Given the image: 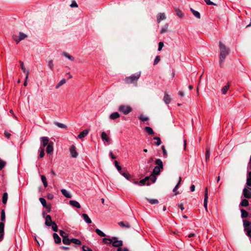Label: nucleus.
<instances>
[{
  "mask_svg": "<svg viewBox=\"0 0 251 251\" xmlns=\"http://www.w3.org/2000/svg\"><path fill=\"white\" fill-rule=\"evenodd\" d=\"M219 49H220V64L222 67L225 58L229 55L230 52V50L229 48L227 47L222 42H219Z\"/></svg>",
  "mask_w": 251,
  "mask_h": 251,
  "instance_id": "obj_1",
  "label": "nucleus"
},
{
  "mask_svg": "<svg viewBox=\"0 0 251 251\" xmlns=\"http://www.w3.org/2000/svg\"><path fill=\"white\" fill-rule=\"evenodd\" d=\"M156 177H154L153 175H150V176H146L145 178L142 179L140 181H135L134 183L138 184L139 185L142 186L145 184L147 185H150L151 180L152 182L154 183L156 181Z\"/></svg>",
  "mask_w": 251,
  "mask_h": 251,
  "instance_id": "obj_2",
  "label": "nucleus"
},
{
  "mask_svg": "<svg viewBox=\"0 0 251 251\" xmlns=\"http://www.w3.org/2000/svg\"><path fill=\"white\" fill-rule=\"evenodd\" d=\"M155 164L156 166L153 170V172L151 175H153L154 177L159 175L161 170L163 169V164L162 161L160 159L155 160Z\"/></svg>",
  "mask_w": 251,
  "mask_h": 251,
  "instance_id": "obj_3",
  "label": "nucleus"
},
{
  "mask_svg": "<svg viewBox=\"0 0 251 251\" xmlns=\"http://www.w3.org/2000/svg\"><path fill=\"white\" fill-rule=\"evenodd\" d=\"M141 76V72L136 73L126 77L125 79V81L127 84L136 83L135 85H137V82L138 79Z\"/></svg>",
  "mask_w": 251,
  "mask_h": 251,
  "instance_id": "obj_4",
  "label": "nucleus"
},
{
  "mask_svg": "<svg viewBox=\"0 0 251 251\" xmlns=\"http://www.w3.org/2000/svg\"><path fill=\"white\" fill-rule=\"evenodd\" d=\"M243 226L247 235L251 238V222L247 220H244L243 221Z\"/></svg>",
  "mask_w": 251,
  "mask_h": 251,
  "instance_id": "obj_5",
  "label": "nucleus"
},
{
  "mask_svg": "<svg viewBox=\"0 0 251 251\" xmlns=\"http://www.w3.org/2000/svg\"><path fill=\"white\" fill-rule=\"evenodd\" d=\"M118 110L124 114L127 115L132 111V108L129 105H122L119 107Z\"/></svg>",
  "mask_w": 251,
  "mask_h": 251,
  "instance_id": "obj_6",
  "label": "nucleus"
},
{
  "mask_svg": "<svg viewBox=\"0 0 251 251\" xmlns=\"http://www.w3.org/2000/svg\"><path fill=\"white\" fill-rule=\"evenodd\" d=\"M112 244V246L114 247L121 248L120 247L123 246V243L122 240H119L117 237H113V241Z\"/></svg>",
  "mask_w": 251,
  "mask_h": 251,
  "instance_id": "obj_7",
  "label": "nucleus"
},
{
  "mask_svg": "<svg viewBox=\"0 0 251 251\" xmlns=\"http://www.w3.org/2000/svg\"><path fill=\"white\" fill-rule=\"evenodd\" d=\"M40 141L42 146V148H44L45 146H48L50 142H49V139L48 137H42L40 138Z\"/></svg>",
  "mask_w": 251,
  "mask_h": 251,
  "instance_id": "obj_8",
  "label": "nucleus"
},
{
  "mask_svg": "<svg viewBox=\"0 0 251 251\" xmlns=\"http://www.w3.org/2000/svg\"><path fill=\"white\" fill-rule=\"evenodd\" d=\"M53 143L52 142H50L49 145L47 146L46 148V152L48 154L50 155L53 151Z\"/></svg>",
  "mask_w": 251,
  "mask_h": 251,
  "instance_id": "obj_9",
  "label": "nucleus"
},
{
  "mask_svg": "<svg viewBox=\"0 0 251 251\" xmlns=\"http://www.w3.org/2000/svg\"><path fill=\"white\" fill-rule=\"evenodd\" d=\"M243 194L246 199H251V192L246 188H244L243 190Z\"/></svg>",
  "mask_w": 251,
  "mask_h": 251,
  "instance_id": "obj_10",
  "label": "nucleus"
},
{
  "mask_svg": "<svg viewBox=\"0 0 251 251\" xmlns=\"http://www.w3.org/2000/svg\"><path fill=\"white\" fill-rule=\"evenodd\" d=\"M207 200H208V189L206 188L204 192V207L206 210H207Z\"/></svg>",
  "mask_w": 251,
  "mask_h": 251,
  "instance_id": "obj_11",
  "label": "nucleus"
},
{
  "mask_svg": "<svg viewBox=\"0 0 251 251\" xmlns=\"http://www.w3.org/2000/svg\"><path fill=\"white\" fill-rule=\"evenodd\" d=\"M70 151L72 157H76L78 155V153L76 151V148L74 145H72L70 147Z\"/></svg>",
  "mask_w": 251,
  "mask_h": 251,
  "instance_id": "obj_12",
  "label": "nucleus"
},
{
  "mask_svg": "<svg viewBox=\"0 0 251 251\" xmlns=\"http://www.w3.org/2000/svg\"><path fill=\"white\" fill-rule=\"evenodd\" d=\"M157 21L159 23L162 20H165L166 19V15L164 13H160L156 16Z\"/></svg>",
  "mask_w": 251,
  "mask_h": 251,
  "instance_id": "obj_13",
  "label": "nucleus"
},
{
  "mask_svg": "<svg viewBox=\"0 0 251 251\" xmlns=\"http://www.w3.org/2000/svg\"><path fill=\"white\" fill-rule=\"evenodd\" d=\"M163 101L167 104H169L171 102V98L170 95H169L166 92L164 94V96L163 98Z\"/></svg>",
  "mask_w": 251,
  "mask_h": 251,
  "instance_id": "obj_14",
  "label": "nucleus"
},
{
  "mask_svg": "<svg viewBox=\"0 0 251 251\" xmlns=\"http://www.w3.org/2000/svg\"><path fill=\"white\" fill-rule=\"evenodd\" d=\"M45 220V225L48 226H51V225L53 223L51 216L49 215H47Z\"/></svg>",
  "mask_w": 251,
  "mask_h": 251,
  "instance_id": "obj_15",
  "label": "nucleus"
},
{
  "mask_svg": "<svg viewBox=\"0 0 251 251\" xmlns=\"http://www.w3.org/2000/svg\"><path fill=\"white\" fill-rule=\"evenodd\" d=\"M69 203H70V204L71 205H72L73 207H76V208H80V204L78 202H77L76 201L71 200L69 201Z\"/></svg>",
  "mask_w": 251,
  "mask_h": 251,
  "instance_id": "obj_16",
  "label": "nucleus"
},
{
  "mask_svg": "<svg viewBox=\"0 0 251 251\" xmlns=\"http://www.w3.org/2000/svg\"><path fill=\"white\" fill-rule=\"evenodd\" d=\"M88 133H89L88 130H87V129L84 130L78 135L77 137L79 139L84 138L88 135Z\"/></svg>",
  "mask_w": 251,
  "mask_h": 251,
  "instance_id": "obj_17",
  "label": "nucleus"
},
{
  "mask_svg": "<svg viewBox=\"0 0 251 251\" xmlns=\"http://www.w3.org/2000/svg\"><path fill=\"white\" fill-rule=\"evenodd\" d=\"M119 117H120V114L117 112L112 113L109 116V118L111 120H113L117 119L119 118Z\"/></svg>",
  "mask_w": 251,
  "mask_h": 251,
  "instance_id": "obj_18",
  "label": "nucleus"
},
{
  "mask_svg": "<svg viewBox=\"0 0 251 251\" xmlns=\"http://www.w3.org/2000/svg\"><path fill=\"white\" fill-rule=\"evenodd\" d=\"M53 237L54 240V242L56 244H59L61 243V240L60 237L58 236V235L56 233H54L53 234Z\"/></svg>",
  "mask_w": 251,
  "mask_h": 251,
  "instance_id": "obj_19",
  "label": "nucleus"
},
{
  "mask_svg": "<svg viewBox=\"0 0 251 251\" xmlns=\"http://www.w3.org/2000/svg\"><path fill=\"white\" fill-rule=\"evenodd\" d=\"M62 194L67 198H71L72 195L66 189H62L61 190Z\"/></svg>",
  "mask_w": 251,
  "mask_h": 251,
  "instance_id": "obj_20",
  "label": "nucleus"
},
{
  "mask_svg": "<svg viewBox=\"0 0 251 251\" xmlns=\"http://www.w3.org/2000/svg\"><path fill=\"white\" fill-rule=\"evenodd\" d=\"M82 217H83L85 222L87 224H91L92 223V221L89 216L85 213L82 214Z\"/></svg>",
  "mask_w": 251,
  "mask_h": 251,
  "instance_id": "obj_21",
  "label": "nucleus"
},
{
  "mask_svg": "<svg viewBox=\"0 0 251 251\" xmlns=\"http://www.w3.org/2000/svg\"><path fill=\"white\" fill-rule=\"evenodd\" d=\"M175 12L177 16H178L180 18H183L184 17V14L181 11L180 9L179 8H175Z\"/></svg>",
  "mask_w": 251,
  "mask_h": 251,
  "instance_id": "obj_22",
  "label": "nucleus"
},
{
  "mask_svg": "<svg viewBox=\"0 0 251 251\" xmlns=\"http://www.w3.org/2000/svg\"><path fill=\"white\" fill-rule=\"evenodd\" d=\"M118 224L121 226L123 227L128 228L130 227L129 224L127 222H120Z\"/></svg>",
  "mask_w": 251,
  "mask_h": 251,
  "instance_id": "obj_23",
  "label": "nucleus"
},
{
  "mask_svg": "<svg viewBox=\"0 0 251 251\" xmlns=\"http://www.w3.org/2000/svg\"><path fill=\"white\" fill-rule=\"evenodd\" d=\"M229 82H228V83L222 89L221 91L223 94L226 95V94L227 90L229 89Z\"/></svg>",
  "mask_w": 251,
  "mask_h": 251,
  "instance_id": "obj_24",
  "label": "nucleus"
},
{
  "mask_svg": "<svg viewBox=\"0 0 251 251\" xmlns=\"http://www.w3.org/2000/svg\"><path fill=\"white\" fill-rule=\"evenodd\" d=\"M4 224L3 222L0 223V237L3 238L4 233Z\"/></svg>",
  "mask_w": 251,
  "mask_h": 251,
  "instance_id": "obj_25",
  "label": "nucleus"
},
{
  "mask_svg": "<svg viewBox=\"0 0 251 251\" xmlns=\"http://www.w3.org/2000/svg\"><path fill=\"white\" fill-rule=\"evenodd\" d=\"M27 37L26 35L22 32L19 33V37L18 40L17 39V44L22 40H24Z\"/></svg>",
  "mask_w": 251,
  "mask_h": 251,
  "instance_id": "obj_26",
  "label": "nucleus"
},
{
  "mask_svg": "<svg viewBox=\"0 0 251 251\" xmlns=\"http://www.w3.org/2000/svg\"><path fill=\"white\" fill-rule=\"evenodd\" d=\"M146 131L150 135H153L154 132L153 129L150 126H146L145 128Z\"/></svg>",
  "mask_w": 251,
  "mask_h": 251,
  "instance_id": "obj_27",
  "label": "nucleus"
},
{
  "mask_svg": "<svg viewBox=\"0 0 251 251\" xmlns=\"http://www.w3.org/2000/svg\"><path fill=\"white\" fill-rule=\"evenodd\" d=\"M62 242L65 245H69L71 243V239H69L68 237L63 238L62 239Z\"/></svg>",
  "mask_w": 251,
  "mask_h": 251,
  "instance_id": "obj_28",
  "label": "nucleus"
},
{
  "mask_svg": "<svg viewBox=\"0 0 251 251\" xmlns=\"http://www.w3.org/2000/svg\"><path fill=\"white\" fill-rule=\"evenodd\" d=\"M8 199V194L6 192L3 193L2 198V202L4 204H5L7 202Z\"/></svg>",
  "mask_w": 251,
  "mask_h": 251,
  "instance_id": "obj_29",
  "label": "nucleus"
},
{
  "mask_svg": "<svg viewBox=\"0 0 251 251\" xmlns=\"http://www.w3.org/2000/svg\"><path fill=\"white\" fill-rule=\"evenodd\" d=\"M101 137L103 140H105L106 142H108L109 140V137H108L107 134L104 131L101 133Z\"/></svg>",
  "mask_w": 251,
  "mask_h": 251,
  "instance_id": "obj_30",
  "label": "nucleus"
},
{
  "mask_svg": "<svg viewBox=\"0 0 251 251\" xmlns=\"http://www.w3.org/2000/svg\"><path fill=\"white\" fill-rule=\"evenodd\" d=\"M102 241L105 244H111L112 243L113 237L112 238H103Z\"/></svg>",
  "mask_w": 251,
  "mask_h": 251,
  "instance_id": "obj_31",
  "label": "nucleus"
},
{
  "mask_svg": "<svg viewBox=\"0 0 251 251\" xmlns=\"http://www.w3.org/2000/svg\"><path fill=\"white\" fill-rule=\"evenodd\" d=\"M54 124L55 125H56V126H57L58 127H59L60 128H64V129H67V126H66L65 125H64L63 124L57 122H55L54 123Z\"/></svg>",
  "mask_w": 251,
  "mask_h": 251,
  "instance_id": "obj_32",
  "label": "nucleus"
},
{
  "mask_svg": "<svg viewBox=\"0 0 251 251\" xmlns=\"http://www.w3.org/2000/svg\"><path fill=\"white\" fill-rule=\"evenodd\" d=\"M190 10L196 18L198 19H200L201 18L200 13L198 11L194 10L193 8H191Z\"/></svg>",
  "mask_w": 251,
  "mask_h": 251,
  "instance_id": "obj_33",
  "label": "nucleus"
},
{
  "mask_svg": "<svg viewBox=\"0 0 251 251\" xmlns=\"http://www.w3.org/2000/svg\"><path fill=\"white\" fill-rule=\"evenodd\" d=\"M41 177V180L43 183L44 186L45 187H47L48 186V182H47L46 176L44 175H42Z\"/></svg>",
  "mask_w": 251,
  "mask_h": 251,
  "instance_id": "obj_34",
  "label": "nucleus"
},
{
  "mask_svg": "<svg viewBox=\"0 0 251 251\" xmlns=\"http://www.w3.org/2000/svg\"><path fill=\"white\" fill-rule=\"evenodd\" d=\"M168 28V24H166L164 26L162 27V28L160 30V33L163 34V33L166 32L167 31Z\"/></svg>",
  "mask_w": 251,
  "mask_h": 251,
  "instance_id": "obj_35",
  "label": "nucleus"
},
{
  "mask_svg": "<svg viewBox=\"0 0 251 251\" xmlns=\"http://www.w3.org/2000/svg\"><path fill=\"white\" fill-rule=\"evenodd\" d=\"M20 64H21V68H22V71H23L24 73H25L26 79H27V77H28V72L27 71H26L25 68V66L24 65V63L23 62H20Z\"/></svg>",
  "mask_w": 251,
  "mask_h": 251,
  "instance_id": "obj_36",
  "label": "nucleus"
},
{
  "mask_svg": "<svg viewBox=\"0 0 251 251\" xmlns=\"http://www.w3.org/2000/svg\"><path fill=\"white\" fill-rule=\"evenodd\" d=\"M72 243L77 245H79L81 244V242L80 240L74 238L71 239V243Z\"/></svg>",
  "mask_w": 251,
  "mask_h": 251,
  "instance_id": "obj_37",
  "label": "nucleus"
},
{
  "mask_svg": "<svg viewBox=\"0 0 251 251\" xmlns=\"http://www.w3.org/2000/svg\"><path fill=\"white\" fill-rule=\"evenodd\" d=\"M241 212L242 218H247L248 216V215H249L248 212L247 211H246L245 210L242 209L241 210Z\"/></svg>",
  "mask_w": 251,
  "mask_h": 251,
  "instance_id": "obj_38",
  "label": "nucleus"
},
{
  "mask_svg": "<svg viewBox=\"0 0 251 251\" xmlns=\"http://www.w3.org/2000/svg\"><path fill=\"white\" fill-rule=\"evenodd\" d=\"M249 201L247 199H244L240 203V205L242 206L247 207L249 205Z\"/></svg>",
  "mask_w": 251,
  "mask_h": 251,
  "instance_id": "obj_39",
  "label": "nucleus"
},
{
  "mask_svg": "<svg viewBox=\"0 0 251 251\" xmlns=\"http://www.w3.org/2000/svg\"><path fill=\"white\" fill-rule=\"evenodd\" d=\"M95 231L99 236L101 237H105L106 236L105 234L103 232L98 228L96 229Z\"/></svg>",
  "mask_w": 251,
  "mask_h": 251,
  "instance_id": "obj_40",
  "label": "nucleus"
},
{
  "mask_svg": "<svg viewBox=\"0 0 251 251\" xmlns=\"http://www.w3.org/2000/svg\"><path fill=\"white\" fill-rule=\"evenodd\" d=\"M66 83V80L65 79H63L60 80L59 83L55 86L56 89H58L61 86L63 85Z\"/></svg>",
  "mask_w": 251,
  "mask_h": 251,
  "instance_id": "obj_41",
  "label": "nucleus"
},
{
  "mask_svg": "<svg viewBox=\"0 0 251 251\" xmlns=\"http://www.w3.org/2000/svg\"><path fill=\"white\" fill-rule=\"evenodd\" d=\"M147 201L151 204L158 203V201L156 199H147Z\"/></svg>",
  "mask_w": 251,
  "mask_h": 251,
  "instance_id": "obj_42",
  "label": "nucleus"
},
{
  "mask_svg": "<svg viewBox=\"0 0 251 251\" xmlns=\"http://www.w3.org/2000/svg\"><path fill=\"white\" fill-rule=\"evenodd\" d=\"M59 234L62 238L68 237V234L62 230H59Z\"/></svg>",
  "mask_w": 251,
  "mask_h": 251,
  "instance_id": "obj_43",
  "label": "nucleus"
},
{
  "mask_svg": "<svg viewBox=\"0 0 251 251\" xmlns=\"http://www.w3.org/2000/svg\"><path fill=\"white\" fill-rule=\"evenodd\" d=\"M138 118L142 121L143 122H146L149 120V118L148 117L145 116L143 115H141Z\"/></svg>",
  "mask_w": 251,
  "mask_h": 251,
  "instance_id": "obj_44",
  "label": "nucleus"
},
{
  "mask_svg": "<svg viewBox=\"0 0 251 251\" xmlns=\"http://www.w3.org/2000/svg\"><path fill=\"white\" fill-rule=\"evenodd\" d=\"M39 201L44 207L47 208V206L46 205V201L44 198H40L39 199Z\"/></svg>",
  "mask_w": 251,
  "mask_h": 251,
  "instance_id": "obj_45",
  "label": "nucleus"
},
{
  "mask_svg": "<svg viewBox=\"0 0 251 251\" xmlns=\"http://www.w3.org/2000/svg\"><path fill=\"white\" fill-rule=\"evenodd\" d=\"M114 164H115V167H116L117 169L118 170V171H119V172H120V171H122V168L119 165V162H118V161L117 160H115L114 161Z\"/></svg>",
  "mask_w": 251,
  "mask_h": 251,
  "instance_id": "obj_46",
  "label": "nucleus"
},
{
  "mask_svg": "<svg viewBox=\"0 0 251 251\" xmlns=\"http://www.w3.org/2000/svg\"><path fill=\"white\" fill-rule=\"evenodd\" d=\"M48 67L51 69L53 70L54 64L52 60H50L48 62Z\"/></svg>",
  "mask_w": 251,
  "mask_h": 251,
  "instance_id": "obj_47",
  "label": "nucleus"
},
{
  "mask_svg": "<svg viewBox=\"0 0 251 251\" xmlns=\"http://www.w3.org/2000/svg\"><path fill=\"white\" fill-rule=\"evenodd\" d=\"M63 54L64 56H65L66 58H67L70 60L73 61L74 60V58L72 56L70 55L66 52H64Z\"/></svg>",
  "mask_w": 251,
  "mask_h": 251,
  "instance_id": "obj_48",
  "label": "nucleus"
},
{
  "mask_svg": "<svg viewBox=\"0 0 251 251\" xmlns=\"http://www.w3.org/2000/svg\"><path fill=\"white\" fill-rule=\"evenodd\" d=\"M5 219V214L4 209H2L1 211L0 220L2 221H4Z\"/></svg>",
  "mask_w": 251,
  "mask_h": 251,
  "instance_id": "obj_49",
  "label": "nucleus"
},
{
  "mask_svg": "<svg viewBox=\"0 0 251 251\" xmlns=\"http://www.w3.org/2000/svg\"><path fill=\"white\" fill-rule=\"evenodd\" d=\"M51 228H52V230L54 231H55V232L57 231V230H58L57 226L54 222H53V223L51 225Z\"/></svg>",
  "mask_w": 251,
  "mask_h": 251,
  "instance_id": "obj_50",
  "label": "nucleus"
},
{
  "mask_svg": "<svg viewBox=\"0 0 251 251\" xmlns=\"http://www.w3.org/2000/svg\"><path fill=\"white\" fill-rule=\"evenodd\" d=\"M181 180V177H179V181H178V182L177 184L176 185V186L175 187V188H174V189H173V192H174V193H176V191H177V189H178V186H179V184H180V183Z\"/></svg>",
  "mask_w": 251,
  "mask_h": 251,
  "instance_id": "obj_51",
  "label": "nucleus"
},
{
  "mask_svg": "<svg viewBox=\"0 0 251 251\" xmlns=\"http://www.w3.org/2000/svg\"><path fill=\"white\" fill-rule=\"evenodd\" d=\"M6 163L4 161L0 159V170H2L5 166Z\"/></svg>",
  "mask_w": 251,
  "mask_h": 251,
  "instance_id": "obj_52",
  "label": "nucleus"
},
{
  "mask_svg": "<svg viewBox=\"0 0 251 251\" xmlns=\"http://www.w3.org/2000/svg\"><path fill=\"white\" fill-rule=\"evenodd\" d=\"M44 155H45L44 149L43 148H40V150L39 151V157H44Z\"/></svg>",
  "mask_w": 251,
  "mask_h": 251,
  "instance_id": "obj_53",
  "label": "nucleus"
},
{
  "mask_svg": "<svg viewBox=\"0 0 251 251\" xmlns=\"http://www.w3.org/2000/svg\"><path fill=\"white\" fill-rule=\"evenodd\" d=\"M153 139L157 141V142L155 143L156 146H159L161 144V140L159 137H155L153 138Z\"/></svg>",
  "mask_w": 251,
  "mask_h": 251,
  "instance_id": "obj_54",
  "label": "nucleus"
},
{
  "mask_svg": "<svg viewBox=\"0 0 251 251\" xmlns=\"http://www.w3.org/2000/svg\"><path fill=\"white\" fill-rule=\"evenodd\" d=\"M82 249L83 251H93L90 248L85 246H83Z\"/></svg>",
  "mask_w": 251,
  "mask_h": 251,
  "instance_id": "obj_55",
  "label": "nucleus"
},
{
  "mask_svg": "<svg viewBox=\"0 0 251 251\" xmlns=\"http://www.w3.org/2000/svg\"><path fill=\"white\" fill-rule=\"evenodd\" d=\"M71 7H77L78 5L75 0H73L70 4Z\"/></svg>",
  "mask_w": 251,
  "mask_h": 251,
  "instance_id": "obj_56",
  "label": "nucleus"
},
{
  "mask_svg": "<svg viewBox=\"0 0 251 251\" xmlns=\"http://www.w3.org/2000/svg\"><path fill=\"white\" fill-rule=\"evenodd\" d=\"M163 46H164V43H163V42H160L159 43V44H158V50L159 51H160V50H162V48L163 47Z\"/></svg>",
  "mask_w": 251,
  "mask_h": 251,
  "instance_id": "obj_57",
  "label": "nucleus"
},
{
  "mask_svg": "<svg viewBox=\"0 0 251 251\" xmlns=\"http://www.w3.org/2000/svg\"><path fill=\"white\" fill-rule=\"evenodd\" d=\"M159 61H160L159 56H156L154 59L153 64L154 65L157 64L159 62Z\"/></svg>",
  "mask_w": 251,
  "mask_h": 251,
  "instance_id": "obj_58",
  "label": "nucleus"
},
{
  "mask_svg": "<svg viewBox=\"0 0 251 251\" xmlns=\"http://www.w3.org/2000/svg\"><path fill=\"white\" fill-rule=\"evenodd\" d=\"M123 176H124L127 179H129L127 174L123 172L122 171L119 172Z\"/></svg>",
  "mask_w": 251,
  "mask_h": 251,
  "instance_id": "obj_59",
  "label": "nucleus"
},
{
  "mask_svg": "<svg viewBox=\"0 0 251 251\" xmlns=\"http://www.w3.org/2000/svg\"><path fill=\"white\" fill-rule=\"evenodd\" d=\"M161 149L162 150V151H163V155L164 156H167V151L165 148V147L164 146H162L161 147Z\"/></svg>",
  "mask_w": 251,
  "mask_h": 251,
  "instance_id": "obj_60",
  "label": "nucleus"
},
{
  "mask_svg": "<svg viewBox=\"0 0 251 251\" xmlns=\"http://www.w3.org/2000/svg\"><path fill=\"white\" fill-rule=\"evenodd\" d=\"M4 135H5V136L8 139L11 136V134L6 131H5Z\"/></svg>",
  "mask_w": 251,
  "mask_h": 251,
  "instance_id": "obj_61",
  "label": "nucleus"
},
{
  "mask_svg": "<svg viewBox=\"0 0 251 251\" xmlns=\"http://www.w3.org/2000/svg\"><path fill=\"white\" fill-rule=\"evenodd\" d=\"M206 3L208 5H213L214 4V3L210 1V0H204Z\"/></svg>",
  "mask_w": 251,
  "mask_h": 251,
  "instance_id": "obj_62",
  "label": "nucleus"
},
{
  "mask_svg": "<svg viewBox=\"0 0 251 251\" xmlns=\"http://www.w3.org/2000/svg\"><path fill=\"white\" fill-rule=\"evenodd\" d=\"M247 185L248 187H251V180L247 179Z\"/></svg>",
  "mask_w": 251,
  "mask_h": 251,
  "instance_id": "obj_63",
  "label": "nucleus"
},
{
  "mask_svg": "<svg viewBox=\"0 0 251 251\" xmlns=\"http://www.w3.org/2000/svg\"><path fill=\"white\" fill-rule=\"evenodd\" d=\"M248 169L251 170V158H250V161L248 165Z\"/></svg>",
  "mask_w": 251,
  "mask_h": 251,
  "instance_id": "obj_64",
  "label": "nucleus"
}]
</instances>
